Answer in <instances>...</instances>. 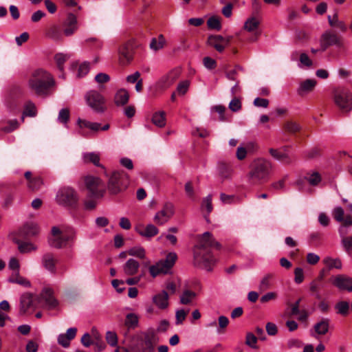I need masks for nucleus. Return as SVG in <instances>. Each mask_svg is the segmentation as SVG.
I'll use <instances>...</instances> for the list:
<instances>
[{
  "mask_svg": "<svg viewBox=\"0 0 352 352\" xmlns=\"http://www.w3.org/2000/svg\"><path fill=\"white\" fill-rule=\"evenodd\" d=\"M214 247L221 249V244L216 241L212 234L206 232L199 236L198 243L193 249L195 265L200 267L210 270V265L214 262V258L210 248Z\"/></svg>",
  "mask_w": 352,
  "mask_h": 352,
  "instance_id": "obj_1",
  "label": "nucleus"
},
{
  "mask_svg": "<svg viewBox=\"0 0 352 352\" xmlns=\"http://www.w3.org/2000/svg\"><path fill=\"white\" fill-rule=\"evenodd\" d=\"M54 85L55 80L52 75L43 69L34 70L28 80L30 89L38 96H47Z\"/></svg>",
  "mask_w": 352,
  "mask_h": 352,
  "instance_id": "obj_2",
  "label": "nucleus"
},
{
  "mask_svg": "<svg viewBox=\"0 0 352 352\" xmlns=\"http://www.w3.org/2000/svg\"><path fill=\"white\" fill-rule=\"evenodd\" d=\"M52 23L45 30V36L55 41L63 40V36H70L73 35L78 29L77 19L74 14H69L63 24Z\"/></svg>",
  "mask_w": 352,
  "mask_h": 352,
  "instance_id": "obj_3",
  "label": "nucleus"
},
{
  "mask_svg": "<svg viewBox=\"0 0 352 352\" xmlns=\"http://www.w3.org/2000/svg\"><path fill=\"white\" fill-rule=\"evenodd\" d=\"M272 168L273 164L270 160L258 159L254 162L248 177L252 184L260 183L268 179Z\"/></svg>",
  "mask_w": 352,
  "mask_h": 352,
  "instance_id": "obj_4",
  "label": "nucleus"
},
{
  "mask_svg": "<svg viewBox=\"0 0 352 352\" xmlns=\"http://www.w3.org/2000/svg\"><path fill=\"white\" fill-rule=\"evenodd\" d=\"M129 184V177L124 171H113L109 177L107 189L110 194L116 195L125 188Z\"/></svg>",
  "mask_w": 352,
  "mask_h": 352,
  "instance_id": "obj_5",
  "label": "nucleus"
},
{
  "mask_svg": "<svg viewBox=\"0 0 352 352\" xmlns=\"http://www.w3.org/2000/svg\"><path fill=\"white\" fill-rule=\"evenodd\" d=\"M177 256L175 252L168 253L164 260H160L155 265H151L149 272L155 278L161 274H168L175 265Z\"/></svg>",
  "mask_w": 352,
  "mask_h": 352,
  "instance_id": "obj_6",
  "label": "nucleus"
},
{
  "mask_svg": "<svg viewBox=\"0 0 352 352\" xmlns=\"http://www.w3.org/2000/svg\"><path fill=\"white\" fill-rule=\"evenodd\" d=\"M74 232L67 233L57 227H53L52 228V235L48 241L51 247L60 249L65 247L68 241L74 240Z\"/></svg>",
  "mask_w": 352,
  "mask_h": 352,
  "instance_id": "obj_7",
  "label": "nucleus"
},
{
  "mask_svg": "<svg viewBox=\"0 0 352 352\" xmlns=\"http://www.w3.org/2000/svg\"><path fill=\"white\" fill-rule=\"evenodd\" d=\"M333 100L336 104L343 112L352 110V93L345 88H338L333 91Z\"/></svg>",
  "mask_w": 352,
  "mask_h": 352,
  "instance_id": "obj_8",
  "label": "nucleus"
},
{
  "mask_svg": "<svg viewBox=\"0 0 352 352\" xmlns=\"http://www.w3.org/2000/svg\"><path fill=\"white\" fill-rule=\"evenodd\" d=\"M56 202L63 206H74L78 197L76 192L70 187H63L58 190L56 196Z\"/></svg>",
  "mask_w": 352,
  "mask_h": 352,
  "instance_id": "obj_9",
  "label": "nucleus"
},
{
  "mask_svg": "<svg viewBox=\"0 0 352 352\" xmlns=\"http://www.w3.org/2000/svg\"><path fill=\"white\" fill-rule=\"evenodd\" d=\"M85 99L87 105L97 113H103L106 110L104 97L96 90H90L85 96Z\"/></svg>",
  "mask_w": 352,
  "mask_h": 352,
  "instance_id": "obj_10",
  "label": "nucleus"
},
{
  "mask_svg": "<svg viewBox=\"0 0 352 352\" xmlns=\"http://www.w3.org/2000/svg\"><path fill=\"white\" fill-rule=\"evenodd\" d=\"M87 188L96 198H101L105 193V187L102 180L96 177L87 176L85 179Z\"/></svg>",
  "mask_w": 352,
  "mask_h": 352,
  "instance_id": "obj_11",
  "label": "nucleus"
},
{
  "mask_svg": "<svg viewBox=\"0 0 352 352\" xmlns=\"http://www.w3.org/2000/svg\"><path fill=\"white\" fill-rule=\"evenodd\" d=\"M320 45L322 51H325L329 46H343L342 38L331 30H327L320 36Z\"/></svg>",
  "mask_w": 352,
  "mask_h": 352,
  "instance_id": "obj_12",
  "label": "nucleus"
},
{
  "mask_svg": "<svg viewBox=\"0 0 352 352\" xmlns=\"http://www.w3.org/2000/svg\"><path fill=\"white\" fill-rule=\"evenodd\" d=\"M38 300V302L41 306L48 309H54L58 305V300L54 296L53 290L50 288H44Z\"/></svg>",
  "mask_w": 352,
  "mask_h": 352,
  "instance_id": "obj_13",
  "label": "nucleus"
},
{
  "mask_svg": "<svg viewBox=\"0 0 352 352\" xmlns=\"http://www.w3.org/2000/svg\"><path fill=\"white\" fill-rule=\"evenodd\" d=\"M174 214V206L170 203L166 204L162 210L158 211L154 216V221L157 225L166 223Z\"/></svg>",
  "mask_w": 352,
  "mask_h": 352,
  "instance_id": "obj_14",
  "label": "nucleus"
},
{
  "mask_svg": "<svg viewBox=\"0 0 352 352\" xmlns=\"http://www.w3.org/2000/svg\"><path fill=\"white\" fill-rule=\"evenodd\" d=\"M289 147L285 146L279 149L270 148L269 153L276 160L285 164H290L293 161L292 156L289 152Z\"/></svg>",
  "mask_w": 352,
  "mask_h": 352,
  "instance_id": "obj_15",
  "label": "nucleus"
},
{
  "mask_svg": "<svg viewBox=\"0 0 352 352\" xmlns=\"http://www.w3.org/2000/svg\"><path fill=\"white\" fill-rule=\"evenodd\" d=\"M181 74V69L179 68H175L170 70L168 73L163 76L158 81L157 86L160 89H167L171 86L175 81L179 77Z\"/></svg>",
  "mask_w": 352,
  "mask_h": 352,
  "instance_id": "obj_16",
  "label": "nucleus"
},
{
  "mask_svg": "<svg viewBox=\"0 0 352 352\" xmlns=\"http://www.w3.org/2000/svg\"><path fill=\"white\" fill-rule=\"evenodd\" d=\"M155 340L153 336L146 335L133 348V352H154Z\"/></svg>",
  "mask_w": 352,
  "mask_h": 352,
  "instance_id": "obj_17",
  "label": "nucleus"
},
{
  "mask_svg": "<svg viewBox=\"0 0 352 352\" xmlns=\"http://www.w3.org/2000/svg\"><path fill=\"white\" fill-rule=\"evenodd\" d=\"M58 258L52 252H45L42 255L41 264L45 270L52 274L56 273V264Z\"/></svg>",
  "mask_w": 352,
  "mask_h": 352,
  "instance_id": "obj_18",
  "label": "nucleus"
},
{
  "mask_svg": "<svg viewBox=\"0 0 352 352\" xmlns=\"http://www.w3.org/2000/svg\"><path fill=\"white\" fill-rule=\"evenodd\" d=\"M133 41H128L118 50L120 60L122 64L129 63L133 58Z\"/></svg>",
  "mask_w": 352,
  "mask_h": 352,
  "instance_id": "obj_19",
  "label": "nucleus"
},
{
  "mask_svg": "<svg viewBox=\"0 0 352 352\" xmlns=\"http://www.w3.org/2000/svg\"><path fill=\"white\" fill-rule=\"evenodd\" d=\"M330 322V319L327 318H322L314 325L313 330L310 331L311 336L317 338L325 335L329 331Z\"/></svg>",
  "mask_w": 352,
  "mask_h": 352,
  "instance_id": "obj_20",
  "label": "nucleus"
},
{
  "mask_svg": "<svg viewBox=\"0 0 352 352\" xmlns=\"http://www.w3.org/2000/svg\"><path fill=\"white\" fill-rule=\"evenodd\" d=\"M230 41V37L224 38L220 35L210 36L208 37V43L216 49L217 51L222 52Z\"/></svg>",
  "mask_w": 352,
  "mask_h": 352,
  "instance_id": "obj_21",
  "label": "nucleus"
},
{
  "mask_svg": "<svg viewBox=\"0 0 352 352\" xmlns=\"http://www.w3.org/2000/svg\"><path fill=\"white\" fill-rule=\"evenodd\" d=\"M333 284L340 290L352 292V278L346 275H338L333 280Z\"/></svg>",
  "mask_w": 352,
  "mask_h": 352,
  "instance_id": "obj_22",
  "label": "nucleus"
},
{
  "mask_svg": "<svg viewBox=\"0 0 352 352\" xmlns=\"http://www.w3.org/2000/svg\"><path fill=\"white\" fill-rule=\"evenodd\" d=\"M338 232L341 238V245L344 250L348 254H351L352 252V235L346 236L349 231L345 229L344 226H340Z\"/></svg>",
  "mask_w": 352,
  "mask_h": 352,
  "instance_id": "obj_23",
  "label": "nucleus"
},
{
  "mask_svg": "<svg viewBox=\"0 0 352 352\" xmlns=\"http://www.w3.org/2000/svg\"><path fill=\"white\" fill-rule=\"evenodd\" d=\"M77 333L76 327H71L67 330L66 333H60L58 335L57 342L58 344L64 348H67L70 345V342L75 338Z\"/></svg>",
  "mask_w": 352,
  "mask_h": 352,
  "instance_id": "obj_24",
  "label": "nucleus"
},
{
  "mask_svg": "<svg viewBox=\"0 0 352 352\" xmlns=\"http://www.w3.org/2000/svg\"><path fill=\"white\" fill-rule=\"evenodd\" d=\"M37 307L36 298L30 294H25L21 297V309L23 313L30 309H34Z\"/></svg>",
  "mask_w": 352,
  "mask_h": 352,
  "instance_id": "obj_25",
  "label": "nucleus"
},
{
  "mask_svg": "<svg viewBox=\"0 0 352 352\" xmlns=\"http://www.w3.org/2000/svg\"><path fill=\"white\" fill-rule=\"evenodd\" d=\"M135 230L140 235L146 238H151L159 232L158 228L153 224H148L146 227L139 225L135 227Z\"/></svg>",
  "mask_w": 352,
  "mask_h": 352,
  "instance_id": "obj_26",
  "label": "nucleus"
},
{
  "mask_svg": "<svg viewBox=\"0 0 352 352\" xmlns=\"http://www.w3.org/2000/svg\"><path fill=\"white\" fill-rule=\"evenodd\" d=\"M114 103L118 107H122L126 104L129 100V94L124 88L118 89L114 96Z\"/></svg>",
  "mask_w": 352,
  "mask_h": 352,
  "instance_id": "obj_27",
  "label": "nucleus"
},
{
  "mask_svg": "<svg viewBox=\"0 0 352 352\" xmlns=\"http://www.w3.org/2000/svg\"><path fill=\"white\" fill-rule=\"evenodd\" d=\"M14 243L17 244L18 250L21 254H28L38 250V246L32 242L15 239Z\"/></svg>",
  "mask_w": 352,
  "mask_h": 352,
  "instance_id": "obj_28",
  "label": "nucleus"
},
{
  "mask_svg": "<svg viewBox=\"0 0 352 352\" xmlns=\"http://www.w3.org/2000/svg\"><path fill=\"white\" fill-rule=\"evenodd\" d=\"M317 82L315 79H307L300 83L297 92L299 95L303 96L311 92L316 87Z\"/></svg>",
  "mask_w": 352,
  "mask_h": 352,
  "instance_id": "obj_29",
  "label": "nucleus"
},
{
  "mask_svg": "<svg viewBox=\"0 0 352 352\" xmlns=\"http://www.w3.org/2000/svg\"><path fill=\"white\" fill-rule=\"evenodd\" d=\"M153 301L158 308L166 309L168 305V293L164 290L162 291L153 297Z\"/></svg>",
  "mask_w": 352,
  "mask_h": 352,
  "instance_id": "obj_30",
  "label": "nucleus"
},
{
  "mask_svg": "<svg viewBox=\"0 0 352 352\" xmlns=\"http://www.w3.org/2000/svg\"><path fill=\"white\" fill-rule=\"evenodd\" d=\"M8 281L12 283H16L24 287H30L31 286L30 281L26 278L20 275L19 271L12 272Z\"/></svg>",
  "mask_w": 352,
  "mask_h": 352,
  "instance_id": "obj_31",
  "label": "nucleus"
},
{
  "mask_svg": "<svg viewBox=\"0 0 352 352\" xmlns=\"http://www.w3.org/2000/svg\"><path fill=\"white\" fill-rule=\"evenodd\" d=\"M38 232L39 228L37 224L34 223H28L25 224L20 230L21 234L25 237L34 236L38 234Z\"/></svg>",
  "mask_w": 352,
  "mask_h": 352,
  "instance_id": "obj_32",
  "label": "nucleus"
},
{
  "mask_svg": "<svg viewBox=\"0 0 352 352\" xmlns=\"http://www.w3.org/2000/svg\"><path fill=\"white\" fill-rule=\"evenodd\" d=\"M139 267L140 263L138 261L133 258H129L123 266V270L125 274L133 276L137 274Z\"/></svg>",
  "mask_w": 352,
  "mask_h": 352,
  "instance_id": "obj_33",
  "label": "nucleus"
},
{
  "mask_svg": "<svg viewBox=\"0 0 352 352\" xmlns=\"http://www.w3.org/2000/svg\"><path fill=\"white\" fill-rule=\"evenodd\" d=\"M218 173L222 180L229 179L231 178L232 169L229 164L224 162H219L218 164Z\"/></svg>",
  "mask_w": 352,
  "mask_h": 352,
  "instance_id": "obj_34",
  "label": "nucleus"
},
{
  "mask_svg": "<svg viewBox=\"0 0 352 352\" xmlns=\"http://www.w3.org/2000/svg\"><path fill=\"white\" fill-rule=\"evenodd\" d=\"M69 57L70 56L69 54L63 53H58L54 56V60L56 64V67L60 72L63 73L64 64L66 62V60L69 58ZM59 77L65 78L64 74H60Z\"/></svg>",
  "mask_w": 352,
  "mask_h": 352,
  "instance_id": "obj_35",
  "label": "nucleus"
},
{
  "mask_svg": "<svg viewBox=\"0 0 352 352\" xmlns=\"http://www.w3.org/2000/svg\"><path fill=\"white\" fill-rule=\"evenodd\" d=\"M77 124L80 129L87 128L93 131L97 132L100 129V124L98 122H93L87 120L78 118Z\"/></svg>",
  "mask_w": 352,
  "mask_h": 352,
  "instance_id": "obj_36",
  "label": "nucleus"
},
{
  "mask_svg": "<svg viewBox=\"0 0 352 352\" xmlns=\"http://www.w3.org/2000/svg\"><path fill=\"white\" fill-rule=\"evenodd\" d=\"M259 23V21L256 17L251 16L245 21L243 28L249 32H253L258 29Z\"/></svg>",
  "mask_w": 352,
  "mask_h": 352,
  "instance_id": "obj_37",
  "label": "nucleus"
},
{
  "mask_svg": "<svg viewBox=\"0 0 352 352\" xmlns=\"http://www.w3.org/2000/svg\"><path fill=\"white\" fill-rule=\"evenodd\" d=\"M166 39L162 34L159 35L157 38H153L150 43V48L153 51H157L162 49L165 45Z\"/></svg>",
  "mask_w": 352,
  "mask_h": 352,
  "instance_id": "obj_38",
  "label": "nucleus"
},
{
  "mask_svg": "<svg viewBox=\"0 0 352 352\" xmlns=\"http://www.w3.org/2000/svg\"><path fill=\"white\" fill-rule=\"evenodd\" d=\"M196 293L186 289L180 296V302L183 305H189L196 297Z\"/></svg>",
  "mask_w": 352,
  "mask_h": 352,
  "instance_id": "obj_39",
  "label": "nucleus"
},
{
  "mask_svg": "<svg viewBox=\"0 0 352 352\" xmlns=\"http://www.w3.org/2000/svg\"><path fill=\"white\" fill-rule=\"evenodd\" d=\"M152 122L158 127H163L166 124L165 112L159 111L153 114Z\"/></svg>",
  "mask_w": 352,
  "mask_h": 352,
  "instance_id": "obj_40",
  "label": "nucleus"
},
{
  "mask_svg": "<svg viewBox=\"0 0 352 352\" xmlns=\"http://www.w3.org/2000/svg\"><path fill=\"white\" fill-rule=\"evenodd\" d=\"M37 114L36 107L32 101H28L24 105L23 116L35 117Z\"/></svg>",
  "mask_w": 352,
  "mask_h": 352,
  "instance_id": "obj_41",
  "label": "nucleus"
},
{
  "mask_svg": "<svg viewBox=\"0 0 352 352\" xmlns=\"http://www.w3.org/2000/svg\"><path fill=\"white\" fill-rule=\"evenodd\" d=\"M335 309L338 314L345 316L349 314L350 305L346 301H340L336 305Z\"/></svg>",
  "mask_w": 352,
  "mask_h": 352,
  "instance_id": "obj_42",
  "label": "nucleus"
},
{
  "mask_svg": "<svg viewBox=\"0 0 352 352\" xmlns=\"http://www.w3.org/2000/svg\"><path fill=\"white\" fill-rule=\"evenodd\" d=\"M324 263L329 268H342V262L340 258H333L331 257H326L323 260Z\"/></svg>",
  "mask_w": 352,
  "mask_h": 352,
  "instance_id": "obj_43",
  "label": "nucleus"
},
{
  "mask_svg": "<svg viewBox=\"0 0 352 352\" xmlns=\"http://www.w3.org/2000/svg\"><path fill=\"white\" fill-rule=\"evenodd\" d=\"M85 162H91L96 166H100V156L96 153H87L83 155Z\"/></svg>",
  "mask_w": 352,
  "mask_h": 352,
  "instance_id": "obj_44",
  "label": "nucleus"
},
{
  "mask_svg": "<svg viewBox=\"0 0 352 352\" xmlns=\"http://www.w3.org/2000/svg\"><path fill=\"white\" fill-rule=\"evenodd\" d=\"M138 324V318L135 314H128L126 316L125 325L134 329Z\"/></svg>",
  "mask_w": 352,
  "mask_h": 352,
  "instance_id": "obj_45",
  "label": "nucleus"
},
{
  "mask_svg": "<svg viewBox=\"0 0 352 352\" xmlns=\"http://www.w3.org/2000/svg\"><path fill=\"white\" fill-rule=\"evenodd\" d=\"M7 126H3L1 130L5 133H10L19 128L20 124L16 119L10 120L7 122Z\"/></svg>",
  "mask_w": 352,
  "mask_h": 352,
  "instance_id": "obj_46",
  "label": "nucleus"
},
{
  "mask_svg": "<svg viewBox=\"0 0 352 352\" xmlns=\"http://www.w3.org/2000/svg\"><path fill=\"white\" fill-rule=\"evenodd\" d=\"M212 111H214L219 114V120L221 122H226L229 120L228 118L225 114L226 107L223 105H215L212 107Z\"/></svg>",
  "mask_w": 352,
  "mask_h": 352,
  "instance_id": "obj_47",
  "label": "nucleus"
},
{
  "mask_svg": "<svg viewBox=\"0 0 352 352\" xmlns=\"http://www.w3.org/2000/svg\"><path fill=\"white\" fill-rule=\"evenodd\" d=\"M305 179L309 182V184L312 186L318 185L321 181V176L317 172H313L311 174H308Z\"/></svg>",
  "mask_w": 352,
  "mask_h": 352,
  "instance_id": "obj_48",
  "label": "nucleus"
},
{
  "mask_svg": "<svg viewBox=\"0 0 352 352\" xmlns=\"http://www.w3.org/2000/svg\"><path fill=\"white\" fill-rule=\"evenodd\" d=\"M128 254L130 256L144 258L145 257V250L142 247H133L128 250Z\"/></svg>",
  "mask_w": 352,
  "mask_h": 352,
  "instance_id": "obj_49",
  "label": "nucleus"
},
{
  "mask_svg": "<svg viewBox=\"0 0 352 352\" xmlns=\"http://www.w3.org/2000/svg\"><path fill=\"white\" fill-rule=\"evenodd\" d=\"M69 110L67 108L61 109L58 113V121L62 124H66L69 120Z\"/></svg>",
  "mask_w": 352,
  "mask_h": 352,
  "instance_id": "obj_50",
  "label": "nucleus"
},
{
  "mask_svg": "<svg viewBox=\"0 0 352 352\" xmlns=\"http://www.w3.org/2000/svg\"><path fill=\"white\" fill-rule=\"evenodd\" d=\"M332 215L336 221L342 222L344 217V210L341 206H337L333 210Z\"/></svg>",
  "mask_w": 352,
  "mask_h": 352,
  "instance_id": "obj_51",
  "label": "nucleus"
},
{
  "mask_svg": "<svg viewBox=\"0 0 352 352\" xmlns=\"http://www.w3.org/2000/svg\"><path fill=\"white\" fill-rule=\"evenodd\" d=\"M43 185V181L41 177H34L32 180L28 183V188L33 190H38Z\"/></svg>",
  "mask_w": 352,
  "mask_h": 352,
  "instance_id": "obj_52",
  "label": "nucleus"
},
{
  "mask_svg": "<svg viewBox=\"0 0 352 352\" xmlns=\"http://www.w3.org/2000/svg\"><path fill=\"white\" fill-rule=\"evenodd\" d=\"M190 85L188 80L180 82L177 86V93L180 96H184L188 91Z\"/></svg>",
  "mask_w": 352,
  "mask_h": 352,
  "instance_id": "obj_53",
  "label": "nucleus"
},
{
  "mask_svg": "<svg viewBox=\"0 0 352 352\" xmlns=\"http://www.w3.org/2000/svg\"><path fill=\"white\" fill-rule=\"evenodd\" d=\"M229 109L233 112H237L241 110L242 107L241 100L234 97L229 103Z\"/></svg>",
  "mask_w": 352,
  "mask_h": 352,
  "instance_id": "obj_54",
  "label": "nucleus"
},
{
  "mask_svg": "<svg viewBox=\"0 0 352 352\" xmlns=\"http://www.w3.org/2000/svg\"><path fill=\"white\" fill-rule=\"evenodd\" d=\"M207 25L209 28L219 30L221 28L219 18L212 16L207 21Z\"/></svg>",
  "mask_w": 352,
  "mask_h": 352,
  "instance_id": "obj_55",
  "label": "nucleus"
},
{
  "mask_svg": "<svg viewBox=\"0 0 352 352\" xmlns=\"http://www.w3.org/2000/svg\"><path fill=\"white\" fill-rule=\"evenodd\" d=\"M90 69V65L89 62H84L79 65L78 70V76L83 77L88 74Z\"/></svg>",
  "mask_w": 352,
  "mask_h": 352,
  "instance_id": "obj_56",
  "label": "nucleus"
},
{
  "mask_svg": "<svg viewBox=\"0 0 352 352\" xmlns=\"http://www.w3.org/2000/svg\"><path fill=\"white\" fill-rule=\"evenodd\" d=\"M272 278V274H266L261 280L260 285H259V289L261 291L266 290L268 289L270 286V281Z\"/></svg>",
  "mask_w": 352,
  "mask_h": 352,
  "instance_id": "obj_57",
  "label": "nucleus"
},
{
  "mask_svg": "<svg viewBox=\"0 0 352 352\" xmlns=\"http://www.w3.org/2000/svg\"><path fill=\"white\" fill-rule=\"evenodd\" d=\"M107 343L111 346H116L118 344V337L115 332L107 331L106 333Z\"/></svg>",
  "mask_w": 352,
  "mask_h": 352,
  "instance_id": "obj_58",
  "label": "nucleus"
},
{
  "mask_svg": "<svg viewBox=\"0 0 352 352\" xmlns=\"http://www.w3.org/2000/svg\"><path fill=\"white\" fill-rule=\"evenodd\" d=\"M257 338L252 333L246 335L245 344L252 349H256Z\"/></svg>",
  "mask_w": 352,
  "mask_h": 352,
  "instance_id": "obj_59",
  "label": "nucleus"
},
{
  "mask_svg": "<svg viewBox=\"0 0 352 352\" xmlns=\"http://www.w3.org/2000/svg\"><path fill=\"white\" fill-rule=\"evenodd\" d=\"M188 313V311H185L184 309L177 310L175 313V318H176L175 323H176V324H182L185 320Z\"/></svg>",
  "mask_w": 352,
  "mask_h": 352,
  "instance_id": "obj_60",
  "label": "nucleus"
},
{
  "mask_svg": "<svg viewBox=\"0 0 352 352\" xmlns=\"http://www.w3.org/2000/svg\"><path fill=\"white\" fill-rule=\"evenodd\" d=\"M285 129L289 133H296L300 130V126L296 122L288 121L285 124Z\"/></svg>",
  "mask_w": 352,
  "mask_h": 352,
  "instance_id": "obj_61",
  "label": "nucleus"
},
{
  "mask_svg": "<svg viewBox=\"0 0 352 352\" xmlns=\"http://www.w3.org/2000/svg\"><path fill=\"white\" fill-rule=\"evenodd\" d=\"M201 208H206L208 213H210L212 210V195H208L204 200L201 204Z\"/></svg>",
  "mask_w": 352,
  "mask_h": 352,
  "instance_id": "obj_62",
  "label": "nucleus"
},
{
  "mask_svg": "<svg viewBox=\"0 0 352 352\" xmlns=\"http://www.w3.org/2000/svg\"><path fill=\"white\" fill-rule=\"evenodd\" d=\"M318 222L323 227H327L330 223L329 217L324 212H320L318 215Z\"/></svg>",
  "mask_w": 352,
  "mask_h": 352,
  "instance_id": "obj_63",
  "label": "nucleus"
},
{
  "mask_svg": "<svg viewBox=\"0 0 352 352\" xmlns=\"http://www.w3.org/2000/svg\"><path fill=\"white\" fill-rule=\"evenodd\" d=\"M294 280L297 284L301 283L304 280V272L301 267H296L294 270Z\"/></svg>",
  "mask_w": 352,
  "mask_h": 352,
  "instance_id": "obj_64",
  "label": "nucleus"
}]
</instances>
